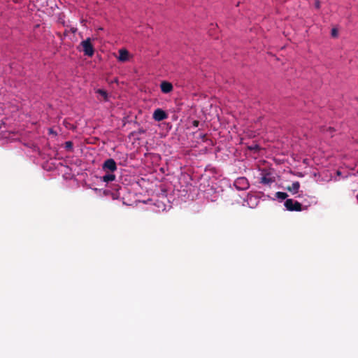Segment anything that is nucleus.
I'll use <instances>...</instances> for the list:
<instances>
[{"mask_svg": "<svg viewBox=\"0 0 358 358\" xmlns=\"http://www.w3.org/2000/svg\"><path fill=\"white\" fill-rule=\"evenodd\" d=\"M80 45L83 48L84 55L88 57H92L94 53V48L90 38H87L86 40L83 41L80 43Z\"/></svg>", "mask_w": 358, "mask_h": 358, "instance_id": "f257e3e1", "label": "nucleus"}, {"mask_svg": "<svg viewBox=\"0 0 358 358\" xmlns=\"http://www.w3.org/2000/svg\"><path fill=\"white\" fill-rule=\"evenodd\" d=\"M285 208L289 211H301L302 210V205L301 203L294 201L292 199H288L284 203Z\"/></svg>", "mask_w": 358, "mask_h": 358, "instance_id": "f03ea898", "label": "nucleus"}, {"mask_svg": "<svg viewBox=\"0 0 358 358\" xmlns=\"http://www.w3.org/2000/svg\"><path fill=\"white\" fill-rule=\"evenodd\" d=\"M234 185L238 190H245L249 187V182L245 177H239L234 181Z\"/></svg>", "mask_w": 358, "mask_h": 358, "instance_id": "7ed1b4c3", "label": "nucleus"}, {"mask_svg": "<svg viewBox=\"0 0 358 358\" xmlns=\"http://www.w3.org/2000/svg\"><path fill=\"white\" fill-rule=\"evenodd\" d=\"M102 169L105 172L113 173L117 169L116 162L113 159H108L103 162Z\"/></svg>", "mask_w": 358, "mask_h": 358, "instance_id": "20e7f679", "label": "nucleus"}, {"mask_svg": "<svg viewBox=\"0 0 358 358\" xmlns=\"http://www.w3.org/2000/svg\"><path fill=\"white\" fill-rule=\"evenodd\" d=\"M153 118L156 121H162L167 118V114L162 109L157 108L154 111Z\"/></svg>", "mask_w": 358, "mask_h": 358, "instance_id": "39448f33", "label": "nucleus"}, {"mask_svg": "<svg viewBox=\"0 0 358 358\" xmlns=\"http://www.w3.org/2000/svg\"><path fill=\"white\" fill-rule=\"evenodd\" d=\"M160 89L163 93L168 94L173 91V87L170 82L162 81L160 84Z\"/></svg>", "mask_w": 358, "mask_h": 358, "instance_id": "423d86ee", "label": "nucleus"}, {"mask_svg": "<svg viewBox=\"0 0 358 358\" xmlns=\"http://www.w3.org/2000/svg\"><path fill=\"white\" fill-rule=\"evenodd\" d=\"M274 181V179L270 176L269 173L264 174L260 180V182L264 185H270Z\"/></svg>", "mask_w": 358, "mask_h": 358, "instance_id": "0eeeda50", "label": "nucleus"}, {"mask_svg": "<svg viewBox=\"0 0 358 358\" xmlns=\"http://www.w3.org/2000/svg\"><path fill=\"white\" fill-rule=\"evenodd\" d=\"M129 52L125 49H121L119 50L118 59L120 62H125L128 59Z\"/></svg>", "mask_w": 358, "mask_h": 358, "instance_id": "6e6552de", "label": "nucleus"}, {"mask_svg": "<svg viewBox=\"0 0 358 358\" xmlns=\"http://www.w3.org/2000/svg\"><path fill=\"white\" fill-rule=\"evenodd\" d=\"M102 181L105 182H111L115 180V176L112 172H106V174L102 177Z\"/></svg>", "mask_w": 358, "mask_h": 358, "instance_id": "1a4fd4ad", "label": "nucleus"}, {"mask_svg": "<svg viewBox=\"0 0 358 358\" xmlns=\"http://www.w3.org/2000/svg\"><path fill=\"white\" fill-rule=\"evenodd\" d=\"M300 187V183L298 181L294 182L291 186H289L287 189L289 192H292L293 194H296L298 192L299 189Z\"/></svg>", "mask_w": 358, "mask_h": 358, "instance_id": "9d476101", "label": "nucleus"}, {"mask_svg": "<svg viewBox=\"0 0 358 358\" xmlns=\"http://www.w3.org/2000/svg\"><path fill=\"white\" fill-rule=\"evenodd\" d=\"M275 195L278 199L281 200H284L288 196L287 193L282 192H276Z\"/></svg>", "mask_w": 358, "mask_h": 358, "instance_id": "9b49d317", "label": "nucleus"}, {"mask_svg": "<svg viewBox=\"0 0 358 358\" xmlns=\"http://www.w3.org/2000/svg\"><path fill=\"white\" fill-rule=\"evenodd\" d=\"M96 92L99 94L101 96H102L105 100H107L108 94L105 90L99 89Z\"/></svg>", "mask_w": 358, "mask_h": 358, "instance_id": "f8f14e48", "label": "nucleus"}, {"mask_svg": "<svg viewBox=\"0 0 358 358\" xmlns=\"http://www.w3.org/2000/svg\"><path fill=\"white\" fill-rule=\"evenodd\" d=\"M58 22L61 23L62 25L65 26L64 21V15L63 13H60L58 17Z\"/></svg>", "mask_w": 358, "mask_h": 358, "instance_id": "ddd939ff", "label": "nucleus"}, {"mask_svg": "<svg viewBox=\"0 0 358 358\" xmlns=\"http://www.w3.org/2000/svg\"><path fill=\"white\" fill-rule=\"evenodd\" d=\"M338 35V31L336 29L334 28L331 29V36L333 37H336Z\"/></svg>", "mask_w": 358, "mask_h": 358, "instance_id": "4468645a", "label": "nucleus"}, {"mask_svg": "<svg viewBox=\"0 0 358 358\" xmlns=\"http://www.w3.org/2000/svg\"><path fill=\"white\" fill-rule=\"evenodd\" d=\"M65 144H66V148L67 149H71L73 147V143L71 141H67L65 143Z\"/></svg>", "mask_w": 358, "mask_h": 358, "instance_id": "2eb2a0df", "label": "nucleus"}, {"mask_svg": "<svg viewBox=\"0 0 358 358\" xmlns=\"http://www.w3.org/2000/svg\"><path fill=\"white\" fill-rule=\"evenodd\" d=\"M320 6V1L319 0H315V7L317 8H319Z\"/></svg>", "mask_w": 358, "mask_h": 358, "instance_id": "dca6fc26", "label": "nucleus"}, {"mask_svg": "<svg viewBox=\"0 0 358 358\" xmlns=\"http://www.w3.org/2000/svg\"><path fill=\"white\" fill-rule=\"evenodd\" d=\"M70 31L73 33V34H75L76 31H77V28L76 27H71Z\"/></svg>", "mask_w": 358, "mask_h": 358, "instance_id": "f3484780", "label": "nucleus"}, {"mask_svg": "<svg viewBox=\"0 0 358 358\" xmlns=\"http://www.w3.org/2000/svg\"><path fill=\"white\" fill-rule=\"evenodd\" d=\"M199 123V121H197V120H194V121L193 122V125H194V127H198Z\"/></svg>", "mask_w": 358, "mask_h": 358, "instance_id": "a211bd4d", "label": "nucleus"}, {"mask_svg": "<svg viewBox=\"0 0 358 358\" xmlns=\"http://www.w3.org/2000/svg\"><path fill=\"white\" fill-rule=\"evenodd\" d=\"M68 31L67 30H65L64 32V36H66L68 35Z\"/></svg>", "mask_w": 358, "mask_h": 358, "instance_id": "6ab92c4d", "label": "nucleus"}, {"mask_svg": "<svg viewBox=\"0 0 358 358\" xmlns=\"http://www.w3.org/2000/svg\"><path fill=\"white\" fill-rule=\"evenodd\" d=\"M333 130H334V129L331 127H329V129H328V131H329L330 132H331Z\"/></svg>", "mask_w": 358, "mask_h": 358, "instance_id": "aec40b11", "label": "nucleus"}, {"mask_svg": "<svg viewBox=\"0 0 358 358\" xmlns=\"http://www.w3.org/2000/svg\"><path fill=\"white\" fill-rule=\"evenodd\" d=\"M357 197H358V195H357Z\"/></svg>", "mask_w": 358, "mask_h": 358, "instance_id": "412c9836", "label": "nucleus"}]
</instances>
